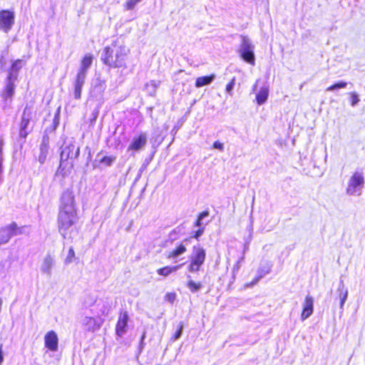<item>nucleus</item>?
<instances>
[{"label": "nucleus", "instance_id": "1", "mask_svg": "<svg viewBox=\"0 0 365 365\" xmlns=\"http://www.w3.org/2000/svg\"><path fill=\"white\" fill-rule=\"evenodd\" d=\"M78 220L74 194L71 190L66 189L61 194L57 217L58 230L63 238H73Z\"/></svg>", "mask_w": 365, "mask_h": 365}, {"label": "nucleus", "instance_id": "2", "mask_svg": "<svg viewBox=\"0 0 365 365\" xmlns=\"http://www.w3.org/2000/svg\"><path fill=\"white\" fill-rule=\"evenodd\" d=\"M130 58V49L118 41H113L103 49L101 60L109 68L125 69Z\"/></svg>", "mask_w": 365, "mask_h": 365}, {"label": "nucleus", "instance_id": "3", "mask_svg": "<svg viewBox=\"0 0 365 365\" xmlns=\"http://www.w3.org/2000/svg\"><path fill=\"white\" fill-rule=\"evenodd\" d=\"M80 154V148H76L73 144H70L66 147L61 153L60 164L57 172L62 176L65 177L71 173L74 167V160H76Z\"/></svg>", "mask_w": 365, "mask_h": 365}, {"label": "nucleus", "instance_id": "4", "mask_svg": "<svg viewBox=\"0 0 365 365\" xmlns=\"http://www.w3.org/2000/svg\"><path fill=\"white\" fill-rule=\"evenodd\" d=\"M192 250L187 266V270L191 273L199 272L206 259V252L204 248L194 246Z\"/></svg>", "mask_w": 365, "mask_h": 365}, {"label": "nucleus", "instance_id": "5", "mask_svg": "<svg viewBox=\"0 0 365 365\" xmlns=\"http://www.w3.org/2000/svg\"><path fill=\"white\" fill-rule=\"evenodd\" d=\"M34 110L32 106L26 105L24 108L19 128V137L21 139H26L31 130H29V124L33 118Z\"/></svg>", "mask_w": 365, "mask_h": 365}, {"label": "nucleus", "instance_id": "6", "mask_svg": "<svg viewBox=\"0 0 365 365\" xmlns=\"http://www.w3.org/2000/svg\"><path fill=\"white\" fill-rule=\"evenodd\" d=\"M254 46L246 36H242V43L239 50L240 57L246 63L255 66V56Z\"/></svg>", "mask_w": 365, "mask_h": 365}, {"label": "nucleus", "instance_id": "7", "mask_svg": "<svg viewBox=\"0 0 365 365\" xmlns=\"http://www.w3.org/2000/svg\"><path fill=\"white\" fill-rule=\"evenodd\" d=\"M15 14L13 11L3 9L0 11V29L8 33L13 27Z\"/></svg>", "mask_w": 365, "mask_h": 365}, {"label": "nucleus", "instance_id": "8", "mask_svg": "<svg viewBox=\"0 0 365 365\" xmlns=\"http://www.w3.org/2000/svg\"><path fill=\"white\" fill-rule=\"evenodd\" d=\"M364 183V178L363 173L359 171L354 172L349 180L346 192L349 195H354L360 190Z\"/></svg>", "mask_w": 365, "mask_h": 365}, {"label": "nucleus", "instance_id": "9", "mask_svg": "<svg viewBox=\"0 0 365 365\" xmlns=\"http://www.w3.org/2000/svg\"><path fill=\"white\" fill-rule=\"evenodd\" d=\"M128 321V312L126 310H120L115 327V332L118 337H122V336L127 331Z\"/></svg>", "mask_w": 365, "mask_h": 365}, {"label": "nucleus", "instance_id": "10", "mask_svg": "<svg viewBox=\"0 0 365 365\" xmlns=\"http://www.w3.org/2000/svg\"><path fill=\"white\" fill-rule=\"evenodd\" d=\"M148 137L146 133H140L135 135L128 147V151L137 152L143 149L147 144Z\"/></svg>", "mask_w": 365, "mask_h": 365}, {"label": "nucleus", "instance_id": "11", "mask_svg": "<svg viewBox=\"0 0 365 365\" xmlns=\"http://www.w3.org/2000/svg\"><path fill=\"white\" fill-rule=\"evenodd\" d=\"M45 347L51 351H56L58 347V339L56 333L51 330L44 336Z\"/></svg>", "mask_w": 365, "mask_h": 365}, {"label": "nucleus", "instance_id": "12", "mask_svg": "<svg viewBox=\"0 0 365 365\" xmlns=\"http://www.w3.org/2000/svg\"><path fill=\"white\" fill-rule=\"evenodd\" d=\"M25 64L26 61L24 59L18 58L14 61L8 70V75L6 79L16 80L19 71L25 66Z\"/></svg>", "mask_w": 365, "mask_h": 365}, {"label": "nucleus", "instance_id": "13", "mask_svg": "<svg viewBox=\"0 0 365 365\" xmlns=\"http://www.w3.org/2000/svg\"><path fill=\"white\" fill-rule=\"evenodd\" d=\"M86 75L83 73L77 72L74 81V98L76 99H80L81 98V90L85 83Z\"/></svg>", "mask_w": 365, "mask_h": 365}, {"label": "nucleus", "instance_id": "14", "mask_svg": "<svg viewBox=\"0 0 365 365\" xmlns=\"http://www.w3.org/2000/svg\"><path fill=\"white\" fill-rule=\"evenodd\" d=\"M314 311V300L313 298L307 295L305 297L304 302L303 304L302 311L301 313V318L302 320L306 319L310 317Z\"/></svg>", "mask_w": 365, "mask_h": 365}, {"label": "nucleus", "instance_id": "15", "mask_svg": "<svg viewBox=\"0 0 365 365\" xmlns=\"http://www.w3.org/2000/svg\"><path fill=\"white\" fill-rule=\"evenodd\" d=\"M103 321L104 320L101 318L89 317L86 318L84 325L87 331H95L101 328Z\"/></svg>", "mask_w": 365, "mask_h": 365}, {"label": "nucleus", "instance_id": "16", "mask_svg": "<svg viewBox=\"0 0 365 365\" xmlns=\"http://www.w3.org/2000/svg\"><path fill=\"white\" fill-rule=\"evenodd\" d=\"M187 247L182 243H178L177 246L171 250L168 255V259H176L179 256L185 254L187 252Z\"/></svg>", "mask_w": 365, "mask_h": 365}, {"label": "nucleus", "instance_id": "17", "mask_svg": "<svg viewBox=\"0 0 365 365\" xmlns=\"http://www.w3.org/2000/svg\"><path fill=\"white\" fill-rule=\"evenodd\" d=\"M93 57L91 54L84 55L81 61V67L78 69V72L87 74V71L88 68L91 66L93 63Z\"/></svg>", "mask_w": 365, "mask_h": 365}, {"label": "nucleus", "instance_id": "18", "mask_svg": "<svg viewBox=\"0 0 365 365\" xmlns=\"http://www.w3.org/2000/svg\"><path fill=\"white\" fill-rule=\"evenodd\" d=\"M14 79H6V84L5 85L3 92V97L5 99L11 98L15 92V85L13 82Z\"/></svg>", "mask_w": 365, "mask_h": 365}, {"label": "nucleus", "instance_id": "19", "mask_svg": "<svg viewBox=\"0 0 365 365\" xmlns=\"http://www.w3.org/2000/svg\"><path fill=\"white\" fill-rule=\"evenodd\" d=\"M215 78V74L212 73L209 76H204L197 77L195 80V86L197 88H200L204 86L210 84L214 78Z\"/></svg>", "mask_w": 365, "mask_h": 365}, {"label": "nucleus", "instance_id": "20", "mask_svg": "<svg viewBox=\"0 0 365 365\" xmlns=\"http://www.w3.org/2000/svg\"><path fill=\"white\" fill-rule=\"evenodd\" d=\"M180 264H177L174 266H165L157 269L158 274L163 277H168L173 272H175L178 269L180 268Z\"/></svg>", "mask_w": 365, "mask_h": 365}, {"label": "nucleus", "instance_id": "21", "mask_svg": "<svg viewBox=\"0 0 365 365\" xmlns=\"http://www.w3.org/2000/svg\"><path fill=\"white\" fill-rule=\"evenodd\" d=\"M269 89L267 87H262L256 94V101L258 105L264 104L268 98Z\"/></svg>", "mask_w": 365, "mask_h": 365}, {"label": "nucleus", "instance_id": "22", "mask_svg": "<svg viewBox=\"0 0 365 365\" xmlns=\"http://www.w3.org/2000/svg\"><path fill=\"white\" fill-rule=\"evenodd\" d=\"M6 232L9 234L10 238L16 235L21 234V230L20 227H18L17 224L14 222H11L9 225L4 227Z\"/></svg>", "mask_w": 365, "mask_h": 365}, {"label": "nucleus", "instance_id": "23", "mask_svg": "<svg viewBox=\"0 0 365 365\" xmlns=\"http://www.w3.org/2000/svg\"><path fill=\"white\" fill-rule=\"evenodd\" d=\"M210 212L208 210H204L201 212H200L197 216V218L195 220V221L194 222V224L193 225L195 227H197L198 228L199 227H205V226L202 225V220L206 217H207L209 215Z\"/></svg>", "mask_w": 365, "mask_h": 365}, {"label": "nucleus", "instance_id": "24", "mask_svg": "<svg viewBox=\"0 0 365 365\" xmlns=\"http://www.w3.org/2000/svg\"><path fill=\"white\" fill-rule=\"evenodd\" d=\"M142 0H126L123 4V9L126 11L133 10L135 6Z\"/></svg>", "mask_w": 365, "mask_h": 365}, {"label": "nucleus", "instance_id": "25", "mask_svg": "<svg viewBox=\"0 0 365 365\" xmlns=\"http://www.w3.org/2000/svg\"><path fill=\"white\" fill-rule=\"evenodd\" d=\"M53 265V260L50 256H48L45 258L43 265L42 269L43 272H49Z\"/></svg>", "mask_w": 365, "mask_h": 365}, {"label": "nucleus", "instance_id": "26", "mask_svg": "<svg viewBox=\"0 0 365 365\" xmlns=\"http://www.w3.org/2000/svg\"><path fill=\"white\" fill-rule=\"evenodd\" d=\"M187 286L192 292H195L202 287V284L200 282L189 280L187 282Z\"/></svg>", "mask_w": 365, "mask_h": 365}, {"label": "nucleus", "instance_id": "27", "mask_svg": "<svg viewBox=\"0 0 365 365\" xmlns=\"http://www.w3.org/2000/svg\"><path fill=\"white\" fill-rule=\"evenodd\" d=\"M9 234L4 227L0 229V245L8 242L10 240Z\"/></svg>", "mask_w": 365, "mask_h": 365}, {"label": "nucleus", "instance_id": "28", "mask_svg": "<svg viewBox=\"0 0 365 365\" xmlns=\"http://www.w3.org/2000/svg\"><path fill=\"white\" fill-rule=\"evenodd\" d=\"M115 160V156H103L101 160L100 163L106 166H110Z\"/></svg>", "mask_w": 365, "mask_h": 365}, {"label": "nucleus", "instance_id": "29", "mask_svg": "<svg viewBox=\"0 0 365 365\" xmlns=\"http://www.w3.org/2000/svg\"><path fill=\"white\" fill-rule=\"evenodd\" d=\"M346 85H347V83L346 82L339 81V82L335 83L331 85L330 86H329L327 88V91H331L335 89L344 88L346 86Z\"/></svg>", "mask_w": 365, "mask_h": 365}, {"label": "nucleus", "instance_id": "30", "mask_svg": "<svg viewBox=\"0 0 365 365\" xmlns=\"http://www.w3.org/2000/svg\"><path fill=\"white\" fill-rule=\"evenodd\" d=\"M75 258H76V254H75L74 250L73 247H70L68 250L67 257L65 259V263L69 264V263L72 262Z\"/></svg>", "mask_w": 365, "mask_h": 365}, {"label": "nucleus", "instance_id": "31", "mask_svg": "<svg viewBox=\"0 0 365 365\" xmlns=\"http://www.w3.org/2000/svg\"><path fill=\"white\" fill-rule=\"evenodd\" d=\"M176 297H177V295H176L175 292H167L165 294L164 298H165V301L168 302L170 304H173L176 299Z\"/></svg>", "mask_w": 365, "mask_h": 365}, {"label": "nucleus", "instance_id": "32", "mask_svg": "<svg viewBox=\"0 0 365 365\" xmlns=\"http://www.w3.org/2000/svg\"><path fill=\"white\" fill-rule=\"evenodd\" d=\"M349 96H350V98H349V101H350V104L352 106H354L355 105H356L359 101V96L357 95L356 93L355 92H351L349 93Z\"/></svg>", "mask_w": 365, "mask_h": 365}, {"label": "nucleus", "instance_id": "33", "mask_svg": "<svg viewBox=\"0 0 365 365\" xmlns=\"http://www.w3.org/2000/svg\"><path fill=\"white\" fill-rule=\"evenodd\" d=\"M183 327H184L183 323L180 322L179 324L178 325V329L176 330L175 334L173 336V339L177 340L178 339H179L180 337L182 332Z\"/></svg>", "mask_w": 365, "mask_h": 365}, {"label": "nucleus", "instance_id": "34", "mask_svg": "<svg viewBox=\"0 0 365 365\" xmlns=\"http://www.w3.org/2000/svg\"><path fill=\"white\" fill-rule=\"evenodd\" d=\"M205 227H199L196 231H195L192 234V237L196 240H198L199 237L203 235L205 232Z\"/></svg>", "mask_w": 365, "mask_h": 365}, {"label": "nucleus", "instance_id": "35", "mask_svg": "<svg viewBox=\"0 0 365 365\" xmlns=\"http://www.w3.org/2000/svg\"><path fill=\"white\" fill-rule=\"evenodd\" d=\"M340 307H342L346 298H347V291H343V289L341 290L340 293Z\"/></svg>", "mask_w": 365, "mask_h": 365}, {"label": "nucleus", "instance_id": "36", "mask_svg": "<svg viewBox=\"0 0 365 365\" xmlns=\"http://www.w3.org/2000/svg\"><path fill=\"white\" fill-rule=\"evenodd\" d=\"M235 84V78H232L231 81L226 85V91L231 93Z\"/></svg>", "mask_w": 365, "mask_h": 365}, {"label": "nucleus", "instance_id": "37", "mask_svg": "<svg viewBox=\"0 0 365 365\" xmlns=\"http://www.w3.org/2000/svg\"><path fill=\"white\" fill-rule=\"evenodd\" d=\"M212 148H215V149H218L220 150H223L224 145H223V143H222L220 141L217 140V141H215L213 143Z\"/></svg>", "mask_w": 365, "mask_h": 365}, {"label": "nucleus", "instance_id": "38", "mask_svg": "<svg viewBox=\"0 0 365 365\" xmlns=\"http://www.w3.org/2000/svg\"><path fill=\"white\" fill-rule=\"evenodd\" d=\"M261 277H262L261 276L256 277L252 282H250V283H247L245 285V287H252V286L256 284L259 281Z\"/></svg>", "mask_w": 365, "mask_h": 365}, {"label": "nucleus", "instance_id": "39", "mask_svg": "<svg viewBox=\"0 0 365 365\" xmlns=\"http://www.w3.org/2000/svg\"><path fill=\"white\" fill-rule=\"evenodd\" d=\"M43 143L45 147L47 146V145L48 143V135L43 136Z\"/></svg>", "mask_w": 365, "mask_h": 365}, {"label": "nucleus", "instance_id": "40", "mask_svg": "<svg viewBox=\"0 0 365 365\" xmlns=\"http://www.w3.org/2000/svg\"><path fill=\"white\" fill-rule=\"evenodd\" d=\"M145 338V334L144 333L142 336H141V339H140V343L143 344V341Z\"/></svg>", "mask_w": 365, "mask_h": 365}]
</instances>
